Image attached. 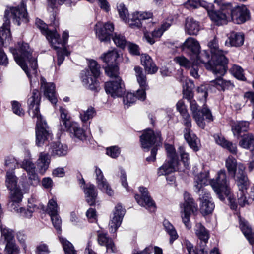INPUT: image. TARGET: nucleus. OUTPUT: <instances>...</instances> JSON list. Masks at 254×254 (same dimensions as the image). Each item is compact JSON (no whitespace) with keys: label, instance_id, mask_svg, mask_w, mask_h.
Instances as JSON below:
<instances>
[{"label":"nucleus","instance_id":"obj_1","mask_svg":"<svg viewBox=\"0 0 254 254\" xmlns=\"http://www.w3.org/2000/svg\"><path fill=\"white\" fill-rule=\"evenodd\" d=\"M219 9L210 14V18L217 25L227 24L229 22L240 24L250 18V12L244 5L233 6L230 2L219 3Z\"/></svg>","mask_w":254,"mask_h":254},{"label":"nucleus","instance_id":"obj_2","mask_svg":"<svg viewBox=\"0 0 254 254\" xmlns=\"http://www.w3.org/2000/svg\"><path fill=\"white\" fill-rule=\"evenodd\" d=\"M210 184L221 200H224V196L231 194V188L227 174L224 169L218 172L215 179L209 180L208 172L199 174L195 178L194 187L196 192H200L204 186Z\"/></svg>","mask_w":254,"mask_h":254},{"label":"nucleus","instance_id":"obj_3","mask_svg":"<svg viewBox=\"0 0 254 254\" xmlns=\"http://www.w3.org/2000/svg\"><path fill=\"white\" fill-rule=\"evenodd\" d=\"M40 97L39 91L34 89L32 96L28 99L29 114L32 118H36V144L38 146H42L52 139V135L48 130L46 122L43 120L39 113Z\"/></svg>","mask_w":254,"mask_h":254},{"label":"nucleus","instance_id":"obj_4","mask_svg":"<svg viewBox=\"0 0 254 254\" xmlns=\"http://www.w3.org/2000/svg\"><path fill=\"white\" fill-rule=\"evenodd\" d=\"M13 54L16 62L29 78H30V72L32 74L36 75L37 63L35 59L32 57L31 50L27 43H21L18 52Z\"/></svg>","mask_w":254,"mask_h":254},{"label":"nucleus","instance_id":"obj_5","mask_svg":"<svg viewBox=\"0 0 254 254\" xmlns=\"http://www.w3.org/2000/svg\"><path fill=\"white\" fill-rule=\"evenodd\" d=\"M225 167L229 175L235 180L238 187L245 189L248 179L245 172V166L242 163L237 164L236 158L230 155L225 160Z\"/></svg>","mask_w":254,"mask_h":254},{"label":"nucleus","instance_id":"obj_6","mask_svg":"<svg viewBox=\"0 0 254 254\" xmlns=\"http://www.w3.org/2000/svg\"><path fill=\"white\" fill-rule=\"evenodd\" d=\"M4 23L3 26L9 28L10 19L20 25V21L27 22L28 18L25 5L21 3L20 5L15 7H10L5 11L4 16Z\"/></svg>","mask_w":254,"mask_h":254},{"label":"nucleus","instance_id":"obj_7","mask_svg":"<svg viewBox=\"0 0 254 254\" xmlns=\"http://www.w3.org/2000/svg\"><path fill=\"white\" fill-rule=\"evenodd\" d=\"M208 47L210 49L211 54H212V59L214 61L217 62L221 60V65H218L214 69V71L218 72L221 74H225L227 69V64L228 60L225 56L224 52L220 50L218 48V41L214 38L211 40L208 44Z\"/></svg>","mask_w":254,"mask_h":254},{"label":"nucleus","instance_id":"obj_8","mask_svg":"<svg viewBox=\"0 0 254 254\" xmlns=\"http://www.w3.org/2000/svg\"><path fill=\"white\" fill-rule=\"evenodd\" d=\"M184 202L180 204L181 216L183 222L187 227L190 226V217L197 210V205L190 194L185 192L184 194Z\"/></svg>","mask_w":254,"mask_h":254},{"label":"nucleus","instance_id":"obj_9","mask_svg":"<svg viewBox=\"0 0 254 254\" xmlns=\"http://www.w3.org/2000/svg\"><path fill=\"white\" fill-rule=\"evenodd\" d=\"M165 146L169 159L158 168L157 173L159 176L167 175L174 172L178 163V159L174 147L168 144L166 145Z\"/></svg>","mask_w":254,"mask_h":254},{"label":"nucleus","instance_id":"obj_10","mask_svg":"<svg viewBox=\"0 0 254 254\" xmlns=\"http://www.w3.org/2000/svg\"><path fill=\"white\" fill-rule=\"evenodd\" d=\"M191 60H194L195 64H198L201 63L203 64L206 68L212 71L214 75L216 76H223L224 74H221L216 71H214V69L216 68L218 65H221V60H218L215 62L212 59V54H211V58H210V55L208 52L204 50L201 52L200 51L198 53V56L191 57Z\"/></svg>","mask_w":254,"mask_h":254},{"label":"nucleus","instance_id":"obj_11","mask_svg":"<svg viewBox=\"0 0 254 254\" xmlns=\"http://www.w3.org/2000/svg\"><path fill=\"white\" fill-rule=\"evenodd\" d=\"M190 108L192 112L193 118L195 120L198 126L202 128L205 127V123L203 116H205L209 121H213V116L209 109L205 105L200 111L198 109V105L195 100L190 101Z\"/></svg>","mask_w":254,"mask_h":254},{"label":"nucleus","instance_id":"obj_12","mask_svg":"<svg viewBox=\"0 0 254 254\" xmlns=\"http://www.w3.org/2000/svg\"><path fill=\"white\" fill-rule=\"evenodd\" d=\"M141 146L143 148L147 149L154 146V147L157 148L158 147L161 145L162 139L160 132L155 133L154 131L147 129L143 132L140 137Z\"/></svg>","mask_w":254,"mask_h":254},{"label":"nucleus","instance_id":"obj_13","mask_svg":"<svg viewBox=\"0 0 254 254\" xmlns=\"http://www.w3.org/2000/svg\"><path fill=\"white\" fill-rule=\"evenodd\" d=\"M184 119V124L186 127L184 130V136L189 146L195 151L199 150L197 143V138L190 128L191 127V119L188 113L182 115Z\"/></svg>","mask_w":254,"mask_h":254},{"label":"nucleus","instance_id":"obj_14","mask_svg":"<svg viewBox=\"0 0 254 254\" xmlns=\"http://www.w3.org/2000/svg\"><path fill=\"white\" fill-rule=\"evenodd\" d=\"M134 70L137 83L140 86V89L137 90V97L141 101H143L146 99L145 91L148 89L146 76L140 67L135 66Z\"/></svg>","mask_w":254,"mask_h":254},{"label":"nucleus","instance_id":"obj_15","mask_svg":"<svg viewBox=\"0 0 254 254\" xmlns=\"http://www.w3.org/2000/svg\"><path fill=\"white\" fill-rule=\"evenodd\" d=\"M20 167L26 171L29 184L34 186L39 184L40 180L36 173L35 165L30 159H24L20 164Z\"/></svg>","mask_w":254,"mask_h":254},{"label":"nucleus","instance_id":"obj_16","mask_svg":"<svg viewBox=\"0 0 254 254\" xmlns=\"http://www.w3.org/2000/svg\"><path fill=\"white\" fill-rule=\"evenodd\" d=\"M114 29V25L107 22L102 25L100 22L97 23L95 26V30L97 37L100 41L107 42L110 41L111 33Z\"/></svg>","mask_w":254,"mask_h":254},{"label":"nucleus","instance_id":"obj_17","mask_svg":"<svg viewBox=\"0 0 254 254\" xmlns=\"http://www.w3.org/2000/svg\"><path fill=\"white\" fill-rule=\"evenodd\" d=\"M198 193L200 196L199 199L201 201V212L204 215L211 213L214 209L215 205L212 202L210 193L208 192L204 191L203 188L201 190L200 192Z\"/></svg>","mask_w":254,"mask_h":254},{"label":"nucleus","instance_id":"obj_18","mask_svg":"<svg viewBox=\"0 0 254 254\" xmlns=\"http://www.w3.org/2000/svg\"><path fill=\"white\" fill-rule=\"evenodd\" d=\"M35 24L37 27L41 30L42 33L44 35L49 42L53 45L56 43L59 44V35L56 31L49 30L47 25L42 20L37 18Z\"/></svg>","mask_w":254,"mask_h":254},{"label":"nucleus","instance_id":"obj_19","mask_svg":"<svg viewBox=\"0 0 254 254\" xmlns=\"http://www.w3.org/2000/svg\"><path fill=\"white\" fill-rule=\"evenodd\" d=\"M139 191L141 193V197L137 194L134 196L137 203L139 205L148 209L150 211H154L155 209V203L148 195L147 189L146 188L140 187Z\"/></svg>","mask_w":254,"mask_h":254},{"label":"nucleus","instance_id":"obj_20","mask_svg":"<svg viewBox=\"0 0 254 254\" xmlns=\"http://www.w3.org/2000/svg\"><path fill=\"white\" fill-rule=\"evenodd\" d=\"M191 63L184 56H178L174 58V61L180 66L186 69H190V75L195 78H198L199 76L198 74L199 65L195 64V61L192 60Z\"/></svg>","mask_w":254,"mask_h":254},{"label":"nucleus","instance_id":"obj_21","mask_svg":"<svg viewBox=\"0 0 254 254\" xmlns=\"http://www.w3.org/2000/svg\"><path fill=\"white\" fill-rule=\"evenodd\" d=\"M68 33L67 32H64L63 33L62 38H63V43H62V41L61 39H60L59 44L56 43L53 46L51 45L54 48V49L57 50V54L58 57V65H60L62 63L64 60V56H68L70 54L68 52L66 49L64 47V45H65L67 41L68 38Z\"/></svg>","mask_w":254,"mask_h":254},{"label":"nucleus","instance_id":"obj_22","mask_svg":"<svg viewBox=\"0 0 254 254\" xmlns=\"http://www.w3.org/2000/svg\"><path fill=\"white\" fill-rule=\"evenodd\" d=\"M106 92L113 97L121 96L124 92L121 78L107 82L105 84Z\"/></svg>","mask_w":254,"mask_h":254},{"label":"nucleus","instance_id":"obj_23","mask_svg":"<svg viewBox=\"0 0 254 254\" xmlns=\"http://www.w3.org/2000/svg\"><path fill=\"white\" fill-rule=\"evenodd\" d=\"M125 214V210L120 204H118L115 208L113 216L109 223L110 232L115 233L120 226L123 218Z\"/></svg>","mask_w":254,"mask_h":254},{"label":"nucleus","instance_id":"obj_24","mask_svg":"<svg viewBox=\"0 0 254 254\" xmlns=\"http://www.w3.org/2000/svg\"><path fill=\"white\" fill-rule=\"evenodd\" d=\"M98 78L90 74V72L88 70L83 71L82 73L81 79L83 85L86 88L96 92L100 89Z\"/></svg>","mask_w":254,"mask_h":254},{"label":"nucleus","instance_id":"obj_25","mask_svg":"<svg viewBox=\"0 0 254 254\" xmlns=\"http://www.w3.org/2000/svg\"><path fill=\"white\" fill-rule=\"evenodd\" d=\"M153 14L150 12H134L130 15L129 25L131 28H139L142 25V20L151 18Z\"/></svg>","mask_w":254,"mask_h":254},{"label":"nucleus","instance_id":"obj_26","mask_svg":"<svg viewBox=\"0 0 254 254\" xmlns=\"http://www.w3.org/2000/svg\"><path fill=\"white\" fill-rule=\"evenodd\" d=\"M8 207L11 211H18L19 204L21 202L23 195L20 188L10 190Z\"/></svg>","mask_w":254,"mask_h":254},{"label":"nucleus","instance_id":"obj_27","mask_svg":"<svg viewBox=\"0 0 254 254\" xmlns=\"http://www.w3.org/2000/svg\"><path fill=\"white\" fill-rule=\"evenodd\" d=\"M95 173L98 187L102 191L105 192L108 195L111 196L114 191L109 185L107 180L104 178L103 173L100 169L95 167Z\"/></svg>","mask_w":254,"mask_h":254},{"label":"nucleus","instance_id":"obj_28","mask_svg":"<svg viewBox=\"0 0 254 254\" xmlns=\"http://www.w3.org/2000/svg\"><path fill=\"white\" fill-rule=\"evenodd\" d=\"M41 86L43 89L44 95L53 104H56L57 98L55 97V85L52 83H47L44 78H41Z\"/></svg>","mask_w":254,"mask_h":254},{"label":"nucleus","instance_id":"obj_29","mask_svg":"<svg viewBox=\"0 0 254 254\" xmlns=\"http://www.w3.org/2000/svg\"><path fill=\"white\" fill-rule=\"evenodd\" d=\"M185 6L187 8H196L199 7L204 8L207 12L210 17V13L215 12L214 6L211 3H208L206 1H200L199 0H188L185 3Z\"/></svg>","mask_w":254,"mask_h":254},{"label":"nucleus","instance_id":"obj_30","mask_svg":"<svg viewBox=\"0 0 254 254\" xmlns=\"http://www.w3.org/2000/svg\"><path fill=\"white\" fill-rule=\"evenodd\" d=\"M239 226L246 238L252 245H254V232L248 222L239 215Z\"/></svg>","mask_w":254,"mask_h":254},{"label":"nucleus","instance_id":"obj_31","mask_svg":"<svg viewBox=\"0 0 254 254\" xmlns=\"http://www.w3.org/2000/svg\"><path fill=\"white\" fill-rule=\"evenodd\" d=\"M196 230L195 233L198 238L200 239L201 241V244L200 245V249L197 250V251H195V253H197L201 249L204 248V251H207V249L205 248L206 245V243L209 239V234L207 231L206 230L205 227L201 225L200 223H198L196 226ZM194 250H195L194 249Z\"/></svg>","mask_w":254,"mask_h":254},{"label":"nucleus","instance_id":"obj_32","mask_svg":"<svg viewBox=\"0 0 254 254\" xmlns=\"http://www.w3.org/2000/svg\"><path fill=\"white\" fill-rule=\"evenodd\" d=\"M98 242L101 246L106 247L107 251L115 253L117 251L116 247L112 240L107 237V234L102 232L98 231Z\"/></svg>","mask_w":254,"mask_h":254},{"label":"nucleus","instance_id":"obj_33","mask_svg":"<svg viewBox=\"0 0 254 254\" xmlns=\"http://www.w3.org/2000/svg\"><path fill=\"white\" fill-rule=\"evenodd\" d=\"M141 62L142 65L144 67L145 71L148 74H152L157 72L158 68L148 55L142 54L141 56Z\"/></svg>","mask_w":254,"mask_h":254},{"label":"nucleus","instance_id":"obj_34","mask_svg":"<svg viewBox=\"0 0 254 254\" xmlns=\"http://www.w3.org/2000/svg\"><path fill=\"white\" fill-rule=\"evenodd\" d=\"M49 152L53 156H63L67 153V147L60 142H53L50 144Z\"/></svg>","mask_w":254,"mask_h":254},{"label":"nucleus","instance_id":"obj_35","mask_svg":"<svg viewBox=\"0 0 254 254\" xmlns=\"http://www.w3.org/2000/svg\"><path fill=\"white\" fill-rule=\"evenodd\" d=\"M185 29L188 35H196L200 29L199 23L192 18L188 17L186 20Z\"/></svg>","mask_w":254,"mask_h":254},{"label":"nucleus","instance_id":"obj_36","mask_svg":"<svg viewBox=\"0 0 254 254\" xmlns=\"http://www.w3.org/2000/svg\"><path fill=\"white\" fill-rule=\"evenodd\" d=\"M50 163V159L48 153L44 152L40 153L37 160V166L40 174L45 173L49 167Z\"/></svg>","mask_w":254,"mask_h":254},{"label":"nucleus","instance_id":"obj_37","mask_svg":"<svg viewBox=\"0 0 254 254\" xmlns=\"http://www.w3.org/2000/svg\"><path fill=\"white\" fill-rule=\"evenodd\" d=\"M84 191L86 202L90 205H94L97 197V191L95 187L92 184H87L84 188Z\"/></svg>","mask_w":254,"mask_h":254},{"label":"nucleus","instance_id":"obj_38","mask_svg":"<svg viewBox=\"0 0 254 254\" xmlns=\"http://www.w3.org/2000/svg\"><path fill=\"white\" fill-rule=\"evenodd\" d=\"M214 137L217 144L224 148H226L231 153L236 154L237 149L236 144L228 141L223 136L218 134L214 135Z\"/></svg>","mask_w":254,"mask_h":254},{"label":"nucleus","instance_id":"obj_39","mask_svg":"<svg viewBox=\"0 0 254 254\" xmlns=\"http://www.w3.org/2000/svg\"><path fill=\"white\" fill-rule=\"evenodd\" d=\"M183 46L191 52L190 57L198 56L200 47L198 42L193 38L189 37L187 39L184 43Z\"/></svg>","mask_w":254,"mask_h":254},{"label":"nucleus","instance_id":"obj_40","mask_svg":"<svg viewBox=\"0 0 254 254\" xmlns=\"http://www.w3.org/2000/svg\"><path fill=\"white\" fill-rule=\"evenodd\" d=\"M67 125H70L65 130L69 131L74 136L81 140L85 139V134L84 130L81 129L79 125L76 122L70 123L69 122H64Z\"/></svg>","mask_w":254,"mask_h":254},{"label":"nucleus","instance_id":"obj_41","mask_svg":"<svg viewBox=\"0 0 254 254\" xmlns=\"http://www.w3.org/2000/svg\"><path fill=\"white\" fill-rule=\"evenodd\" d=\"M244 41V35L241 33L232 32L230 33L228 41H226L225 44H229L231 46L240 47L241 46Z\"/></svg>","mask_w":254,"mask_h":254},{"label":"nucleus","instance_id":"obj_42","mask_svg":"<svg viewBox=\"0 0 254 254\" xmlns=\"http://www.w3.org/2000/svg\"><path fill=\"white\" fill-rule=\"evenodd\" d=\"M18 178L14 172L11 170L6 172L5 184L8 190H13L20 188L17 185Z\"/></svg>","mask_w":254,"mask_h":254},{"label":"nucleus","instance_id":"obj_43","mask_svg":"<svg viewBox=\"0 0 254 254\" xmlns=\"http://www.w3.org/2000/svg\"><path fill=\"white\" fill-rule=\"evenodd\" d=\"M218 78L210 82V86L215 87L218 90H225L231 89L233 87V84L230 81L225 80L221 77V76H217Z\"/></svg>","mask_w":254,"mask_h":254},{"label":"nucleus","instance_id":"obj_44","mask_svg":"<svg viewBox=\"0 0 254 254\" xmlns=\"http://www.w3.org/2000/svg\"><path fill=\"white\" fill-rule=\"evenodd\" d=\"M239 145L245 149H250L254 146V134L252 133L245 134L242 136Z\"/></svg>","mask_w":254,"mask_h":254},{"label":"nucleus","instance_id":"obj_45","mask_svg":"<svg viewBox=\"0 0 254 254\" xmlns=\"http://www.w3.org/2000/svg\"><path fill=\"white\" fill-rule=\"evenodd\" d=\"M119 55L117 51L115 50H113L108 51L106 53L103 54L101 56V59L104 62L109 64H113L116 63V60L119 57Z\"/></svg>","mask_w":254,"mask_h":254},{"label":"nucleus","instance_id":"obj_46","mask_svg":"<svg viewBox=\"0 0 254 254\" xmlns=\"http://www.w3.org/2000/svg\"><path fill=\"white\" fill-rule=\"evenodd\" d=\"M249 123L247 121L237 122L232 127L234 135H239L241 132L247 131L249 128Z\"/></svg>","mask_w":254,"mask_h":254},{"label":"nucleus","instance_id":"obj_47","mask_svg":"<svg viewBox=\"0 0 254 254\" xmlns=\"http://www.w3.org/2000/svg\"><path fill=\"white\" fill-rule=\"evenodd\" d=\"M11 40V34L9 28L3 27L0 30V49L2 48L4 44L9 43Z\"/></svg>","mask_w":254,"mask_h":254},{"label":"nucleus","instance_id":"obj_48","mask_svg":"<svg viewBox=\"0 0 254 254\" xmlns=\"http://www.w3.org/2000/svg\"><path fill=\"white\" fill-rule=\"evenodd\" d=\"M105 72L111 78H115L117 80L118 78H121L119 76V67L117 64H109L105 69Z\"/></svg>","mask_w":254,"mask_h":254},{"label":"nucleus","instance_id":"obj_49","mask_svg":"<svg viewBox=\"0 0 254 254\" xmlns=\"http://www.w3.org/2000/svg\"><path fill=\"white\" fill-rule=\"evenodd\" d=\"M163 225L166 231L170 236V243H172L175 240L177 239L178 237L174 226L166 220L164 221Z\"/></svg>","mask_w":254,"mask_h":254},{"label":"nucleus","instance_id":"obj_50","mask_svg":"<svg viewBox=\"0 0 254 254\" xmlns=\"http://www.w3.org/2000/svg\"><path fill=\"white\" fill-rule=\"evenodd\" d=\"M96 115V110L92 107H89L87 110L82 111L80 114V118L82 122H86L93 118Z\"/></svg>","mask_w":254,"mask_h":254},{"label":"nucleus","instance_id":"obj_51","mask_svg":"<svg viewBox=\"0 0 254 254\" xmlns=\"http://www.w3.org/2000/svg\"><path fill=\"white\" fill-rule=\"evenodd\" d=\"M86 70L90 71V74L94 77H98L100 74V66L96 61L91 60L89 62V69Z\"/></svg>","mask_w":254,"mask_h":254},{"label":"nucleus","instance_id":"obj_52","mask_svg":"<svg viewBox=\"0 0 254 254\" xmlns=\"http://www.w3.org/2000/svg\"><path fill=\"white\" fill-rule=\"evenodd\" d=\"M60 240L65 254H77L73 245L70 242L64 238H60Z\"/></svg>","mask_w":254,"mask_h":254},{"label":"nucleus","instance_id":"obj_53","mask_svg":"<svg viewBox=\"0 0 254 254\" xmlns=\"http://www.w3.org/2000/svg\"><path fill=\"white\" fill-rule=\"evenodd\" d=\"M112 40L117 46L122 49L124 48L127 43L125 36L120 33H115L112 36Z\"/></svg>","mask_w":254,"mask_h":254},{"label":"nucleus","instance_id":"obj_54","mask_svg":"<svg viewBox=\"0 0 254 254\" xmlns=\"http://www.w3.org/2000/svg\"><path fill=\"white\" fill-rule=\"evenodd\" d=\"M117 9L120 17L125 21L129 23V20L130 19V15L129 16L127 9L123 3H120L117 5Z\"/></svg>","mask_w":254,"mask_h":254},{"label":"nucleus","instance_id":"obj_55","mask_svg":"<svg viewBox=\"0 0 254 254\" xmlns=\"http://www.w3.org/2000/svg\"><path fill=\"white\" fill-rule=\"evenodd\" d=\"M249 183L248 181V179L247 180V186H246L245 189H241L239 187H238L239 192L238 193V202L239 204L243 207L245 206L246 204H248V201L247 199V198L245 196L244 191L247 189L248 188Z\"/></svg>","mask_w":254,"mask_h":254},{"label":"nucleus","instance_id":"obj_56","mask_svg":"<svg viewBox=\"0 0 254 254\" xmlns=\"http://www.w3.org/2000/svg\"><path fill=\"white\" fill-rule=\"evenodd\" d=\"M184 243L189 254H208L207 251H204V248L201 249L197 253H195L193 245L188 240H185Z\"/></svg>","mask_w":254,"mask_h":254},{"label":"nucleus","instance_id":"obj_57","mask_svg":"<svg viewBox=\"0 0 254 254\" xmlns=\"http://www.w3.org/2000/svg\"><path fill=\"white\" fill-rule=\"evenodd\" d=\"M231 73L238 79L245 80V77L243 74V70L239 66L234 65L230 69Z\"/></svg>","mask_w":254,"mask_h":254},{"label":"nucleus","instance_id":"obj_58","mask_svg":"<svg viewBox=\"0 0 254 254\" xmlns=\"http://www.w3.org/2000/svg\"><path fill=\"white\" fill-rule=\"evenodd\" d=\"M5 251L7 254H18L19 253V249L18 246L16 245L14 241L6 243Z\"/></svg>","mask_w":254,"mask_h":254},{"label":"nucleus","instance_id":"obj_59","mask_svg":"<svg viewBox=\"0 0 254 254\" xmlns=\"http://www.w3.org/2000/svg\"><path fill=\"white\" fill-rule=\"evenodd\" d=\"M137 96V92L136 94L132 93H127L123 98V102L125 105H127V107H129L131 104L135 102L136 99L140 100Z\"/></svg>","mask_w":254,"mask_h":254},{"label":"nucleus","instance_id":"obj_60","mask_svg":"<svg viewBox=\"0 0 254 254\" xmlns=\"http://www.w3.org/2000/svg\"><path fill=\"white\" fill-rule=\"evenodd\" d=\"M187 86H189L186 89H184L183 94L185 98L190 100L193 96V93L191 91L192 88H193L194 85L193 82L190 80H189L188 82L186 83Z\"/></svg>","mask_w":254,"mask_h":254},{"label":"nucleus","instance_id":"obj_61","mask_svg":"<svg viewBox=\"0 0 254 254\" xmlns=\"http://www.w3.org/2000/svg\"><path fill=\"white\" fill-rule=\"evenodd\" d=\"M38 208L34 206L32 208L29 206V208L26 209L23 207H18V211H15L17 213H19L21 216L26 217L30 218L32 216V213L34 211L37 209Z\"/></svg>","mask_w":254,"mask_h":254},{"label":"nucleus","instance_id":"obj_62","mask_svg":"<svg viewBox=\"0 0 254 254\" xmlns=\"http://www.w3.org/2000/svg\"><path fill=\"white\" fill-rule=\"evenodd\" d=\"M60 112L61 114V126L63 127H64L65 129H66L68 127L70 126V125H67L66 124H64V122H69L70 123H72L73 122H71L69 120L67 119V111L63 108L62 107H60Z\"/></svg>","mask_w":254,"mask_h":254},{"label":"nucleus","instance_id":"obj_63","mask_svg":"<svg viewBox=\"0 0 254 254\" xmlns=\"http://www.w3.org/2000/svg\"><path fill=\"white\" fill-rule=\"evenodd\" d=\"M12 110L13 112L19 116H23L24 111L21 108V104L17 101L11 102Z\"/></svg>","mask_w":254,"mask_h":254},{"label":"nucleus","instance_id":"obj_64","mask_svg":"<svg viewBox=\"0 0 254 254\" xmlns=\"http://www.w3.org/2000/svg\"><path fill=\"white\" fill-rule=\"evenodd\" d=\"M57 202L53 199L49 200L47 209L48 213L51 216L58 214Z\"/></svg>","mask_w":254,"mask_h":254}]
</instances>
